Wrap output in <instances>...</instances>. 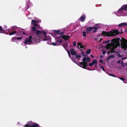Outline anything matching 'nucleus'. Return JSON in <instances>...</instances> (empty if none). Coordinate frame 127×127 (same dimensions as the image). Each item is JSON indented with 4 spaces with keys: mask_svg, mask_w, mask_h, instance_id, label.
<instances>
[{
    "mask_svg": "<svg viewBox=\"0 0 127 127\" xmlns=\"http://www.w3.org/2000/svg\"><path fill=\"white\" fill-rule=\"evenodd\" d=\"M81 44H82V43L81 42H79L78 43V45L77 47L78 48L80 49V48L79 47V46H80Z\"/></svg>",
    "mask_w": 127,
    "mask_h": 127,
    "instance_id": "nucleus-30",
    "label": "nucleus"
},
{
    "mask_svg": "<svg viewBox=\"0 0 127 127\" xmlns=\"http://www.w3.org/2000/svg\"><path fill=\"white\" fill-rule=\"evenodd\" d=\"M80 20L81 22H83L85 19V15H82L80 18Z\"/></svg>",
    "mask_w": 127,
    "mask_h": 127,
    "instance_id": "nucleus-13",
    "label": "nucleus"
},
{
    "mask_svg": "<svg viewBox=\"0 0 127 127\" xmlns=\"http://www.w3.org/2000/svg\"><path fill=\"white\" fill-rule=\"evenodd\" d=\"M50 44L51 45H53L54 46L57 45V43L56 42H55V43L53 42L52 43Z\"/></svg>",
    "mask_w": 127,
    "mask_h": 127,
    "instance_id": "nucleus-34",
    "label": "nucleus"
},
{
    "mask_svg": "<svg viewBox=\"0 0 127 127\" xmlns=\"http://www.w3.org/2000/svg\"><path fill=\"white\" fill-rule=\"evenodd\" d=\"M46 33L44 31L42 32L39 30H37L36 33L34 35V39L35 43H39L40 40L44 41L48 40L50 39L49 36L46 35Z\"/></svg>",
    "mask_w": 127,
    "mask_h": 127,
    "instance_id": "nucleus-1",
    "label": "nucleus"
},
{
    "mask_svg": "<svg viewBox=\"0 0 127 127\" xmlns=\"http://www.w3.org/2000/svg\"><path fill=\"white\" fill-rule=\"evenodd\" d=\"M103 43H108V42H107V41H104L103 42Z\"/></svg>",
    "mask_w": 127,
    "mask_h": 127,
    "instance_id": "nucleus-49",
    "label": "nucleus"
},
{
    "mask_svg": "<svg viewBox=\"0 0 127 127\" xmlns=\"http://www.w3.org/2000/svg\"><path fill=\"white\" fill-rule=\"evenodd\" d=\"M126 32H127V30H126Z\"/></svg>",
    "mask_w": 127,
    "mask_h": 127,
    "instance_id": "nucleus-60",
    "label": "nucleus"
},
{
    "mask_svg": "<svg viewBox=\"0 0 127 127\" xmlns=\"http://www.w3.org/2000/svg\"><path fill=\"white\" fill-rule=\"evenodd\" d=\"M120 79L123 81H124L125 80L124 79L123 77H120Z\"/></svg>",
    "mask_w": 127,
    "mask_h": 127,
    "instance_id": "nucleus-46",
    "label": "nucleus"
},
{
    "mask_svg": "<svg viewBox=\"0 0 127 127\" xmlns=\"http://www.w3.org/2000/svg\"><path fill=\"white\" fill-rule=\"evenodd\" d=\"M67 52L68 54H69L70 53L69 50H68V51L67 50Z\"/></svg>",
    "mask_w": 127,
    "mask_h": 127,
    "instance_id": "nucleus-53",
    "label": "nucleus"
},
{
    "mask_svg": "<svg viewBox=\"0 0 127 127\" xmlns=\"http://www.w3.org/2000/svg\"><path fill=\"white\" fill-rule=\"evenodd\" d=\"M100 40H102V38H100Z\"/></svg>",
    "mask_w": 127,
    "mask_h": 127,
    "instance_id": "nucleus-59",
    "label": "nucleus"
},
{
    "mask_svg": "<svg viewBox=\"0 0 127 127\" xmlns=\"http://www.w3.org/2000/svg\"><path fill=\"white\" fill-rule=\"evenodd\" d=\"M32 127H41L39 126V125L36 123H35L31 126Z\"/></svg>",
    "mask_w": 127,
    "mask_h": 127,
    "instance_id": "nucleus-20",
    "label": "nucleus"
},
{
    "mask_svg": "<svg viewBox=\"0 0 127 127\" xmlns=\"http://www.w3.org/2000/svg\"><path fill=\"white\" fill-rule=\"evenodd\" d=\"M95 27H87L86 29V32L87 33H90L91 31H92V30L93 29V28H95Z\"/></svg>",
    "mask_w": 127,
    "mask_h": 127,
    "instance_id": "nucleus-8",
    "label": "nucleus"
},
{
    "mask_svg": "<svg viewBox=\"0 0 127 127\" xmlns=\"http://www.w3.org/2000/svg\"><path fill=\"white\" fill-rule=\"evenodd\" d=\"M87 61V58L86 57H84L83 59V62H86Z\"/></svg>",
    "mask_w": 127,
    "mask_h": 127,
    "instance_id": "nucleus-31",
    "label": "nucleus"
},
{
    "mask_svg": "<svg viewBox=\"0 0 127 127\" xmlns=\"http://www.w3.org/2000/svg\"><path fill=\"white\" fill-rule=\"evenodd\" d=\"M121 62V61L120 60V61H118V62H117V63H120V62Z\"/></svg>",
    "mask_w": 127,
    "mask_h": 127,
    "instance_id": "nucleus-52",
    "label": "nucleus"
},
{
    "mask_svg": "<svg viewBox=\"0 0 127 127\" xmlns=\"http://www.w3.org/2000/svg\"><path fill=\"white\" fill-rule=\"evenodd\" d=\"M117 41L115 39H112L111 41V43L113 44V45H115L116 44Z\"/></svg>",
    "mask_w": 127,
    "mask_h": 127,
    "instance_id": "nucleus-17",
    "label": "nucleus"
},
{
    "mask_svg": "<svg viewBox=\"0 0 127 127\" xmlns=\"http://www.w3.org/2000/svg\"><path fill=\"white\" fill-rule=\"evenodd\" d=\"M121 46L122 48L125 49L127 48V40L123 38L122 39Z\"/></svg>",
    "mask_w": 127,
    "mask_h": 127,
    "instance_id": "nucleus-4",
    "label": "nucleus"
},
{
    "mask_svg": "<svg viewBox=\"0 0 127 127\" xmlns=\"http://www.w3.org/2000/svg\"><path fill=\"white\" fill-rule=\"evenodd\" d=\"M110 41V40H108L107 41V42H108V43Z\"/></svg>",
    "mask_w": 127,
    "mask_h": 127,
    "instance_id": "nucleus-56",
    "label": "nucleus"
},
{
    "mask_svg": "<svg viewBox=\"0 0 127 127\" xmlns=\"http://www.w3.org/2000/svg\"><path fill=\"white\" fill-rule=\"evenodd\" d=\"M99 62L101 63L102 64L103 63V61L102 60H100L99 61Z\"/></svg>",
    "mask_w": 127,
    "mask_h": 127,
    "instance_id": "nucleus-47",
    "label": "nucleus"
},
{
    "mask_svg": "<svg viewBox=\"0 0 127 127\" xmlns=\"http://www.w3.org/2000/svg\"><path fill=\"white\" fill-rule=\"evenodd\" d=\"M16 33V32L15 31H14L10 33L9 34V35H11L15 34Z\"/></svg>",
    "mask_w": 127,
    "mask_h": 127,
    "instance_id": "nucleus-21",
    "label": "nucleus"
},
{
    "mask_svg": "<svg viewBox=\"0 0 127 127\" xmlns=\"http://www.w3.org/2000/svg\"><path fill=\"white\" fill-rule=\"evenodd\" d=\"M80 66L84 69H86V67L88 66L87 63L86 62H80L79 63Z\"/></svg>",
    "mask_w": 127,
    "mask_h": 127,
    "instance_id": "nucleus-6",
    "label": "nucleus"
},
{
    "mask_svg": "<svg viewBox=\"0 0 127 127\" xmlns=\"http://www.w3.org/2000/svg\"><path fill=\"white\" fill-rule=\"evenodd\" d=\"M91 52V50L90 49H89L86 51V53L87 54H89Z\"/></svg>",
    "mask_w": 127,
    "mask_h": 127,
    "instance_id": "nucleus-26",
    "label": "nucleus"
},
{
    "mask_svg": "<svg viewBox=\"0 0 127 127\" xmlns=\"http://www.w3.org/2000/svg\"><path fill=\"white\" fill-rule=\"evenodd\" d=\"M81 53L82 55H84V56H85V55H84V52L83 51L81 52Z\"/></svg>",
    "mask_w": 127,
    "mask_h": 127,
    "instance_id": "nucleus-48",
    "label": "nucleus"
},
{
    "mask_svg": "<svg viewBox=\"0 0 127 127\" xmlns=\"http://www.w3.org/2000/svg\"><path fill=\"white\" fill-rule=\"evenodd\" d=\"M90 56H91V57L92 58H94V56L93 55H90Z\"/></svg>",
    "mask_w": 127,
    "mask_h": 127,
    "instance_id": "nucleus-51",
    "label": "nucleus"
},
{
    "mask_svg": "<svg viewBox=\"0 0 127 127\" xmlns=\"http://www.w3.org/2000/svg\"><path fill=\"white\" fill-rule=\"evenodd\" d=\"M60 43L59 44V45H60Z\"/></svg>",
    "mask_w": 127,
    "mask_h": 127,
    "instance_id": "nucleus-64",
    "label": "nucleus"
},
{
    "mask_svg": "<svg viewBox=\"0 0 127 127\" xmlns=\"http://www.w3.org/2000/svg\"><path fill=\"white\" fill-rule=\"evenodd\" d=\"M68 54V55H69V56H70V53H69V54Z\"/></svg>",
    "mask_w": 127,
    "mask_h": 127,
    "instance_id": "nucleus-57",
    "label": "nucleus"
},
{
    "mask_svg": "<svg viewBox=\"0 0 127 127\" xmlns=\"http://www.w3.org/2000/svg\"><path fill=\"white\" fill-rule=\"evenodd\" d=\"M23 37H17V39L19 40L21 39Z\"/></svg>",
    "mask_w": 127,
    "mask_h": 127,
    "instance_id": "nucleus-42",
    "label": "nucleus"
},
{
    "mask_svg": "<svg viewBox=\"0 0 127 127\" xmlns=\"http://www.w3.org/2000/svg\"><path fill=\"white\" fill-rule=\"evenodd\" d=\"M68 46V44L67 42H65L63 45V46L66 51H67L68 49L67 47Z\"/></svg>",
    "mask_w": 127,
    "mask_h": 127,
    "instance_id": "nucleus-12",
    "label": "nucleus"
},
{
    "mask_svg": "<svg viewBox=\"0 0 127 127\" xmlns=\"http://www.w3.org/2000/svg\"><path fill=\"white\" fill-rule=\"evenodd\" d=\"M27 124L29 125H30L31 126L32 125L33 123L32 121H30L28 122L27 123Z\"/></svg>",
    "mask_w": 127,
    "mask_h": 127,
    "instance_id": "nucleus-23",
    "label": "nucleus"
},
{
    "mask_svg": "<svg viewBox=\"0 0 127 127\" xmlns=\"http://www.w3.org/2000/svg\"><path fill=\"white\" fill-rule=\"evenodd\" d=\"M118 26L119 27H121L124 26H127V23L125 22L121 23L119 24Z\"/></svg>",
    "mask_w": 127,
    "mask_h": 127,
    "instance_id": "nucleus-14",
    "label": "nucleus"
},
{
    "mask_svg": "<svg viewBox=\"0 0 127 127\" xmlns=\"http://www.w3.org/2000/svg\"><path fill=\"white\" fill-rule=\"evenodd\" d=\"M121 64H122V66L123 67H124L125 66L123 62V61L121 63Z\"/></svg>",
    "mask_w": 127,
    "mask_h": 127,
    "instance_id": "nucleus-45",
    "label": "nucleus"
},
{
    "mask_svg": "<svg viewBox=\"0 0 127 127\" xmlns=\"http://www.w3.org/2000/svg\"><path fill=\"white\" fill-rule=\"evenodd\" d=\"M22 31H19L17 34H16V36L17 35H20L22 34Z\"/></svg>",
    "mask_w": 127,
    "mask_h": 127,
    "instance_id": "nucleus-24",
    "label": "nucleus"
},
{
    "mask_svg": "<svg viewBox=\"0 0 127 127\" xmlns=\"http://www.w3.org/2000/svg\"><path fill=\"white\" fill-rule=\"evenodd\" d=\"M124 59L123 58H122V59Z\"/></svg>",
    "mask_w": 127,
    "mask_h": 127,
    "instance_id": "nucleus-61",
    "label": "nucleus"
},
{
    "mask_svg": "<svg viewBox=\"0 0 127 127\" xmlns=\"http://www.w3.org/2000/svg\"><path fill=\"white\" fill-rule=\"evenodd\" d=\"M73 46H75L76 45V42L75 41H74L73 42Z\"/></svg>",
    "mask_w": 127,
    "mask_h": 127,
    "instance_id": "nucleus-36",
    "label": "nucleus"
},
{
    "mask_svg": "<svg viewBox=\"0 0 127 127\" xmlns=\"http://www.w3.org/2000/svg\"><path fill=\"white\" fill-rule=\"evenodd\" d=\"M113 47L112 48L114 50L118 46L117 45H113Z\"/></svg>",
    "mask_w": 127,
    "mask_h": 127,
    "instance_id": "nucleus-35",
    "label": "nucleus"
},
{
    "mask_svg": "<svg viewBox=\"0 0 127 127\" xmlns=\"http://www.w3.org/2000/svg\"><path fill=\"white\" fill-rule=\"evenodd\" d=\"M114 57V56L113 55H112L108 57L107 60H110L112 58H113Z\"/></svg>",
    "mask_w": 127,
    "mask_h": 127,
    "instance_id": "nucleus-18",
    "label": "nucleus"
},
{
    "mask_svg": "<svg viewBox=\"0 0 127 127\" xmlns=\"http://www.w3.org/2000/svg\"><path fill=\"white\" fill-rule=\"evenodd\" d=\"M87 62H90V58L89 57H87Z\"/></svg>",
    "mask_w": 127,
    "mask_h": 127,
    "instance_id": "nucleus-37",
    "label": "nucleus"
},
{
    "mask_svg": "<svg viewBox=\"0 0 127 127\" xmlns=\"http://www.w3.org/2000/svg\"><path fill=\"white\" fill-rule=\"evenodd\" d=\"M64 40H66L69 38V36H67L65 35H63L62 36H60Z\"/></svg>",
    "mask_w": 127,
    "mask_h": 127,
    "instance_id": "nucleus-9",
    "label": "nucleus"
},
{
    "mask_svg": "<svg viewBox=\"0 0 127 127\" xmlns=\"http://www.w3.org/2000/svg\"><path fill=\"white\" fill-rule=\"evenodd\" d=\"M126 15H127V14Z\"/></svg>",
    "mask_w": 127,
    "mask_h": 127,
    "instance_id": "nucleus-63",
    "label": "nucleus"
},
{
    "mask_svg": "<svg viewBox=\"0 0 127 127\" xmlns=\"http://www.w3.org/2000/svg\"><path fill=\"white\" fill-rule=\"evenodd\" d=\"M84 46L82 45V44H81L80 46V48H84Z\"/></svg>",
    "mask_w": 127,
    "mask_h": 127,
    "instance_id": "nucleus-41",
    "label": "nucleus"
},
{
    "mask_svg": "<svg viewBox=\"0 0 127 127\" xmlns=\"http://www.w3.org/2000/svg\"><path fill=\"white\" fill-rule=\"evenodd\" d=\"M102 54H104L106 52L105 50H102Z\"/></svg>",
    "mask_w": 127,
    "mask_h": 127,
    "instance_id": "nucleus-40",
    "label": "nucleus"
},
{
    "mask_svg": "<svg viewBox=\"0 0 127 127\" xmlns=\"http://www.w3.org/2000/svg\"><path fill=\"white\" fill-rule=\"evenodd\" d=\"M122 10L127 11V4L123 5L118 10V11L120 12Z\"/></svg>",
    "mask_w": 127,
    "mask_h": 127,
    "instance_id": "nucleus-7",
    "label": "nucleus"
},
{
    "mask_svg": "<svg viewBox=\"0 0 127 127\" xmlns=\"http://www.w3.org/2000/svg\"><path fill=\"white\" fill-rule=\"evenodd\" d=\"M70 52L72 55L74 56L76 54V53L74 51V50L73 48H72Z\"/></svg>",
    "mask_w": 127,
    "mask_h": 127,
    "instance_id": "nucleus-16",
    "label": "nucleus"
},
{
    "mask_svg": "<svg viewBox=\"0 0 127 127\" xmlns=\"http://www.w3.org/2000/svg\"><path fill=\"white\" fill-rule=\"evenodd\" d=\"M106 48L108 50L109 49H110L109 51H110L111 53H112L113 52H116V53H117V52H116L115 51H114V50L112 48H111L112 47V45L111 43L109 44L108 43L106 46Z\"/></svg>",
    "mask_w": 127,
    "mask_h": 127,
    "instance_id": "nucleus-5",
    "label": "nucleus"
},
{
    "mask_svg": "<svg viewBox=\"0 0 127 127\" xmlns=\"http://www.w3.org/2000/svg\"><path fill=\"white\" fill-rule=\"evenodd\" d=\"M94 64H93L92 63V62L91 63H89V65L90 66H92Z\"/></svg>",
    "mask_w": 127,
    "mask_h": 127,
    "instance_id": "nucleus-33",
    "label": "nucleus"
},
{
    "mask_svg": "<svg viewBox=\"0 0 127 127\" xmlns=\"http://www.w3.org/2000/svg\"><path fill=\"white\" fill-rule=\"evenodd\" d=\"M119 33V32L117 30L112 31L110 32H106L103 31L102 33V35H104V36H115Z\"/></svg>",
    "mask_w": 127,
    "mask_h": 127,
    "instance_id": "nucleus-2",
    "label": "nucleus"
},
{
    "mask_svg": "<svg viewBox=\"0 0 127 127\" xmlns=\"http://www.w3.org/2000/svg\"><path fill=\"white\" fill-rule=\"evenodd\" d=\"M110 53H111L110 51H109L107 53H108V54H109Z\"/></svg>",
    "mask_w": 127,
    "mask_h": 127,
    "instance_id": "nucleus-55",
    "label": "nucleus"
},
{
    "mask_svg": "<svg viewBox=\"0 0 127 127\" xmlns=\"http://www.w3.org/2000/svg\"><path fill=\"white\" fill-rule=\"evenodd\" d=\"M17 39L16 37H14L12 38L11 40H12L13 42L15 41V40Z\"/></svg>",
    "mask_w": 127,
    "mask_h": 127,
    "instance_id": "nucleus-27",
    "label": "nucleus"
},
{
    "mask_svg": "<svg viewBox=\"0 0 127 127\" xmlns=\"http://www.w3.org/2000/svg\"><path fill=\"white\" fill-rule=\"evenodd\" d=\"M126 64V65L127 66V63Z\"/></svg>",
    "mask_w": 127,
    "mask_h": 127,
    "instance_id": "nucleus-62",
    "label": "nucleus"
},
{
    "mask_svg": "<svg viewBox=\"0 0 127 127\" xmlns=\"http://www.w3.org/2000/svg\"><path fill=\"white\" fill-rule=\"evenodd\" d=\"M25 127H31L30 125H29L28 124H26L25 125Z\"/></svg>",
    "mask_w": 127,
    "mask_h": 127,
    "instance_id": "nucleus-38",
    "label": "nucleus"
},
{
    "mask_svg": "<svg viewBox=\"0 0 127 127\" xmlns=\"http://www.w3.org/2000/svg\"><path fill=\"white\" fill-rule=\"evenodd\" d=\"M37 23V22L36 21L32 20L31 22V24L32 25H33V26H35L36 27H37V25L36 24V23Z\"/></svg>",
    "mask_w": 127,
    "mask_h": 127,
    "instance_id": "nucleus-11",
    "label": "nucleus"
},
{
    "mask_svg": "<svg viewBox=\"0 0 127 127\" xmlns=\"http://www.w3.org/2000/svg\"><path fill=\"white\" fill-rule=\"evenodd\" d=\"M95 27V28H93V29H94L95 30H94L93 31V32L94 33H95L96 32L97 30V28L96 27Z\"/></svg>",
    "mask_w": 127,
    "mask_h": 127,
    "instance_id": "nucleus-25",
    "label": "nucleus"
},
{
    "mask_svg": "<svg viewBox=\"0 0 127 127\" xmlns=\"http://www.w3.org/2000/svg\"><path fill=\"white\" fill-rule=\"evenodd\" d=\"M109 75L110 76H113V77H116V76H115L114 75H113V74H109Z\"/></svg>",
    "mask_w": 127,
    "mask_h": 127,
    "instance_id": "nucleus-43",
    "label": "nucleus"
},
{
    "mask_svg": "<svg viewBox=\"0 0 127 127\" xmlns=\"http://www.w3.org/2000/svg\"><path fill=\"white\" fill-rule=\"evenodd\" d=\"M56 41L57 42L61 43L62 42V40L60 37L56 39Z\"/></svg>",
    "mask_w": 127,
    "mask_h": 127,
    "instance_id": "nucleus-19",
    "label": "nucleus"
},
{
    "mask_svg": "<svg viewBox=\"0 0 127 127\" xmlns=\"http://www.w3.org/2000/svg\"><path fill=\"white\" fill-rule=\"evenodd\" d=\"M54 32L57 34L61 35L63 34L64 33V32H60V31L59 30H54Z\"/></svg>",
    "mask_w": 127,
    "mask_h": 127,
    "instance_id": "nucleus-10",
    "label": "nucleus"
},
{
    "mask_svg": "<svg viewBox=\"0 0 127 127\" xmlns=\"http://www.w3.org/2000/svg\"><path fill=\"white\" fill-rule=\"evenodd\" d=\"M36 28L35 27H32V30L33 31H36Z\"/></svg>",
    "mask_w": 127,
    "mask_h": 127,
    "instance_id": "nucleus-28",
    "label": "nucleus"
},
{
    "mask_svg": "<svg viewBox=\"0 0 127 127\" xmlns=\"http://www.w3.org/2000/svg\"><path fill=\"white\" fill-rule=\"evenodd\" d=\"M83 36L86 37V32H83Z\"/></svg>",
    "mask_w": 127,
    "mask_h": 127,
    "instance_id": "nucleus-32",
    "label": "nucleus"
},
{
    "mask_svg": "<svg viewBox=\"0 0 127 127\" xmlns=\"http://www.w3.org/2000/svg\"><path fill=\"white\" fill-rule=\"evenodd\" d=\"M117 55L118 56V57H122L123 56H122L120 54H117Z\"/></svg>",
    "mask_w": 127,
    "mask_h": 127,
    "instance_id": "nucleus-44",
    "label": "nucleus"
},
{
    "mask_svg": "<svg viewBox=\"0 0 127 127\" xmlns=\"http://www.w3.org/2000/svg\"><path fill=\"white\" fill-rule=\"evenodd\" d=\"M100 68L103 70V71H105V70L104 68V67L103 66H100Z\"/></svg>",
    "mask_w": 127,
    "mask_h": 127,
    "instance_id": "nucleus-39",
    "label": "nucleus"
},
{
    "mask_svg": "<svg viewBox=\"0 0 127 127\" xmlns=\"http://www.w3.org/2000/svg\"><path fill=\"white\" fill-rule=\"evenodd\" d=\"M47 43L49 44H50L49 43V42H47Z\"/></svg>",
    "mask_w": 127,
    "mask_h": 127,
    "instance_id": "nucleus-58",
    "label": "nucleus"
},
{
    "mask_svg": "<svg viewBox=\"0 0 127 127\" xmlns=\"http://www.w3.org/2000/svg\"><path fill=\"white\" fill-rule=\"evenodd\" d=\"M35 34V33L33 34L32 35L26 38L25 40L24 43L25 44L27 43L28 44H31V43L33 41H34L33 40V39H34V38L33 35Z\"/></svg>",
    "mask_w": 127,
    "mask_h": 127,
    "instance_id": "nucleus-3",
    "label": "nucleus"
},
{
    "mask_svg": "<svg viewBox=\"0 0 127 127\" xmlns=\"http://www.w3.org/2000/svg\"><path fill=\"white\" fill-rule=\"evenodd\" d=\"M4 28L5 29H6L7 28V27L5 25L4 27V28Z\"/></svg>",
    "mask_w": 127,
    "mask_h": 127,
    "instance_id": "nucleus-50",
    "label": "nucleus"
},
{
    "mask_svg": "<svg viewBox=\"0 0 127 127\" xmlns=\"http://www.w3.org/2000/svg\"><path fill=\"white\" fill-rule=\"evenodd\" d=\"M23 34H24V35L26 34V33L24 32H23Z\"/></svg>",
    "mask_w": 127,
    "mask_h": 127,
    "instance_id": "nucleus-54",
    "label": "nucleus"
},
{
    "mask_svg": "<svg viewBox=\"0 0 127 127\" xmlns=\"http://www.w3.org/2000/svg\"><path fill=\"white\" fill-rule=\"evenodd\" d=\"M92 63L94 65V64H97V61L95 59L94 60L92 61Z\"/></svg>",
    "mask_w": 127,
    "mask_h": 127,
    "instance_id": "nucleus-22",
    "label": "nucleus"
},
{
    "mask_svg": "<svg viewBox=\"0 0 127 127\" xmlns=\"http://www.w3.org/2000/svg\"><path fill=\"white\" fill-rule=\"evenodd\" d=\"M0 33H6L5 30H4L2 27L0 26Z\"/></svg>",
    "mask_w": 127,
    "mask_h": 127,
    "instance_id": "nucleus-15",
    "label": "nucleus"
},
{
    "mask_svg": "<svg viewBox=\"0 0 127 127\" xmlns=\"http://www.w3.org/2000/svg\"><path fill=\"white\" fill-rule=\"evenodd\" d=\"M75 58L76 59H78V58H80L81 57V55H76L75 56Z\"/></svg>",
    "mask_w": 127,
    "mask_h": 127,
    "instance_id": "nucleus-29",
    "label": "nucleus"
}]
</instances>
